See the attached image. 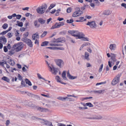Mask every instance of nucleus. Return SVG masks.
Listing matches in <instances>:
<instances>
[{
    "label": "nucleus",
    "instance_id": "obj_1",
    "mask_svg": "<svg viewBox=\"0 0 126 126\" xmlns=\"http://www.w3.org/2000/svg\"><path fill=\"white\" fill-rule=\"evenodd\" d=\"M47 7V5L45 3L43 4L41 6L37 8L36 11L37 13L40 14H43Z\"/></svg>",
    "mask_w": 126,
    "mask_h": 126
},
{
    "label": "nucleus",
    "instance_id": "obj_2",
    "mask_svg": "<svg viewBox=\"0 0 126 126\" xmlns=\"http://www.w3.org/2000/svg\"><path fill=\"white\" fill-rule=\"evenodd\" d=\"M23 47V44L22 42L15 44L13 46V48L16 52L20 51Z\"/></svg>",
    "mask_w": 126,
    "mask_h": 126
},
{
    "label": "nucleus",
    "instance_id": "obj_3",
    "mask_svg": "<svg viewBox=\"0 0 126 126\" xmlns=\"http://www.w3.org/2000/svg\"><path fill=\"white\" fill-rule=\"evenodd\" d=\"M121 76V74H119L117 75L112 80L111 82V85L113 86H114L118 83L119 81Z\"/></svg>",
    "mask_w": 126,
    "mask_h": 126
},
{
    "label": "nucleus",
    "instance_id": "obj_4",
    "mask_svg": "<svg viewBox=\"0 0 126 126\" xmlns=\"http://www.w3.org/2000/svg\"><path fill=\"white\" fill-rule=\"evenodd\" d=\"M46 63H47L48 65V67L49 68V71L54 75H56L58 72L57 69L54 68L53 65H49L48 63V62L47 61H45Z\"/></svg>",
    "mask_w": 126,
    "mask_h": 126
},
{
    "label": "nucleus",
    "instance_id": "obj_5",
    "mask_svg": "<svg viewBox=\"0 0 126 126\" xmlns=\"http://www.w3.org/2000/svg\"><path fill=\"white\" fill-rule=\"evenodd\" d=\"M86 25L89 26L90 28L92 29H96L97 27V24L94 21H88Z\"/></svg>",
    "mask_w": 126,
    "mask_h": 126
},
{
    "label": "nucleus",
    "instance_id": "obj_6",
    "mask_svg": "<svg viewBox=\"0 0 126 126\" xmlns=\"http://www.w3.org/2000/svg\"><path fill=\"white\" fill-rule=\"evenodd\" d=\"M21 40L26 43L28 46L30 47H32L33 46L32 42L31 40L27 38H24L22 39Z\"/></svg>",
    "mask_w": 126,
    "mask_h": 126
},
{
    "label": "nucleus",
    "instance_id": "obj_7",
    "mask_svg": "<svg viewBox=\"0 0 126 126\" xmlns=\"http://www.w3.org/2000/svg\"><path fill=\"white\" fill-rule=\"evenodd\" d=\"M83 13V12L82 11L79 10L78 11H76L75 12L73 13L72 16L74 17H77L80 16L81 14Z\"/></svg>",
    "mask_w": 126,
    "mask_h": 126
},
{
    "label": "nucleus",
    "instance_id": "obj_8",
    "mask_svg": "<svg viewBox=\"0 0 126 126\" xmlns=\"http://www.w3.org/2000/svg\"><path fill=\"white\" fill-rule=\"evenodd\" d=\"M55 62L57 64L61 67L63 65V62L62 60L61 59H57L55 60Z\"/></svg>",
    "mask_w": 126,
    "mask_h": 126
},
{
    "label": "nucleus",
    "instance_id": "obj_9",
    "mask_svg": "<svg viewBox=\"0 0 126 126\" xmlns=\"http://www.w3.org/2000/svg\"><path fill=\"white\" fill-rule=\"evenodd\" d=\"M0 42L3 44H5L7 42L6 38L3 36L0 37Z\"/></svg>",
    "mask_w": 126,
    "mask_h": 126
},
{
    "label": "nucleus",
    "instance_id": "obj_10",
    "mask_svg": "<svg viewBox=\"0 0 126 126\" xmlns=\"http://www.w3.org/2000/svg\"><path fill=\"white\" fill-rule=\"evenodd\" d=\"M68 32L72 35L75 37H76L77 34V33H78V31L70 30L68 31Z\"/></svg>",
    "mask_w": 126,
    "mask_h": 126
},
{
    "label": "nucleus",
    "instance_id": "obj_11",
    "mask_svg": "<svg viewBox=\"0 0 126 126\" xmlns=\"http://www.w3.org/2000/svg\"><path fill=\"white\" fill-rule=\"evenodd\" d=\"M109 48L111 51L114 50L116 48V45L114 44H111L110 45Z\"/></svg>",
    "mask_w": 126,
    "mask_h": 126
},
{
    "label": "nucleus",
    "instance_id": "obj_12",
    "mask_svg": "<svg viewBox=\"0 0 126 126\" xmlns=\"http://www.w3.org/2000/svg\"><path fill=\"white\" fill-rule=\"evenodd\" d=\"M8 59H9L7 61L8 63L12 66H14L15 65V62L13 60L11 59H9L8 58Z\"/></svg>",
    "mask_w": 126,
    "mask_h": 126
},
{
    "label": "nucleus",
    "instance_id": "obj_13",
    "mask_svg": "<svg viewBox=\"0 0 126 126\" xmlns=\"http://www.w3.org/2000/svg\"><path fill=\"white\" fill-rule=\"evenodd\" d=\"M32 37L33 40L38 39L39 38V36L38 35V32H36L35 34H33Z\"/></svg>",
    "mask_w": 126,
    "mask_h": 126
},
{
    "label": "nucleus",
    "instance_id": "obj_14",
    "mask_svg": "<svg viewBox=\"0 0 126 126\" xmlns=\"http://www.w3.org/2000/svg\"><path fill=\"white\" fill-rule=\"evenodd\" d=\"M77 35L76 37H78V38L79 39H81V37L84 36L85 35L82 33L81 32H79L78 31V33H77Z\"/></svg>",
    "mask_w": 126,
    "mask_h": 126
},
{
    "label": "nucleus",
    "instance_id": "obj_15",
    "mask_svg": "<svg viewBox=\"0 0 126 126\" xmlns=\"http://www.w3.org/2000/svg\"><path fill=\"white\" fill-rule=\"evenodd\" d=\"M38 110H39L40 111L42 112H46L48 111L47 109L43 108H41L40 107H38L37 108Z\"/></svg>",
    "mask_w": 126,
    "mask_h": 126
},
{
    "label": "nucleus",
    "instance_id": "obj_16",
    "mask_svg": "<svg viewBox=\"0 0 126 126\" xmlns=\"http://www.w3.org/2000/svg\"><path fill=\"white\" fill-rule=\"evenodd\" d=\"M38 22L41 24H43L45 23L46 20H44L42 18H40L38 19Z\"/></svg>",
    "mask_w": 126,
    "mask_h": 126
},
{
    "label": "nucleus",
    "instance_id": "obj_17",
    "mask_svg": "<svg viewBox=\"0 0 126 126\" xmlns=\"http://www.w3.org/2000/svg\"><path fill=\"white\" fill-rule=\"evenodd\" d=\"M55 79H56V80L57 82H60L61 83L63 84H66V83H65L62 82L61 81V79L59 77V76H56V77Z\"/></svg>",
    "mask_w": 126,
    "mask_h": 126
},
{
    "label": "nucleus",
    "instance_id": "obj_18",
    "mask_svg": "<svg viewBox=\"0 0 126 126\" xmlns=\"http://www.w3.org/2000/svg\"><path fill=\"white\" fill-rule=\"evenodd\" d=\"M63 40V39L61 37H60L57 39L55 41H53V43H59L62 41Z\"/></svg>",
    "mask_w": 126,
    "mask_h": 126
},
{
    "label": "nucleus",
    "instance_id": "obj_19",
    "mask_svg": "<svg viewBox=\"0 0 126 126\" xmlns=\"http://www.w3.org/2000/svg\"><path fill=\"white\" fill-rule=\"evenodd\" d=\"M49 45L50 46H63L62 44L58 43H51Z\"/></svg>",
    "mask_w": 126,
    "mask_h": 126
},
{
    "label": "nucleus",
    "instance_id": "obj_20",
    "mask_svg": "<svg viewBox=\"0 0 126 126\" xmlns=\"http://www.w3.org/2000/svg\"><path fill=\"white\" fill-rule=\"evenodd\" d=\"M111 12L109 10H105L103 12V14L107 15H110L111 14Z\"/></svg>",
    "mask_w": 126,
    "mask_h": 126
},
{
    "label": "nucleus",
    "instance_id": "obj_21",
    "mask_svg": "<svg viewBox=\"0 0 126 126\" xmlns=\"http://www.w3.org/2000/svg\"><path fill=\"white\" fill-rule=\"evenodd\" d=\"M89 54L87 52H85V53L84 57L85 59L89 60Z\"/></svg>",
    "mask_w": 126,
    "mask_h": 126
},
{
    "label": "nucleus",
    "instance_id": "obj_22",
    "mask_svg": "<svg viewBox=\"0 0 126 126\" xmlns=\"http://www.w3.org/2000/svg\"><path fill=\"white\" fill-rule=\"evenodd\" d=\"M59 28V27L58 26V23H56L54 25L52 26V27L51 28V29H55L57 28Z\"/></svg>",
    "mask_w": 126,
    "mask_h": 126
},
{
    "label": "nucleus",
    "instance_id": "obj_23",
    "mask_svg": "<svg viewBox=\"0 0 126 126\" xmlns=\"http://www.w3.org/2000/svg\"><path fill=\"white\" fill-rule=\"evenodd\" d=\"M34 24L35 26L37 28L39 27L40 26V25L38 24V21L37 20L34 21Z\"/></svg>",
    "mask_w": 126,
    "mask_h": 126
},
{
    "label": "nucleus",
    "instance_id": "obj_24",
    "mask_svg": "<svg viewBox=\"0 0 126 126\" xmlns=\"http://www.w3.org/2000/svg\"><path fill=\"white\" fill-rule=\"evenodd\" d=\"M25 81L26 84H28L29 86H31L32 84L31 82L28 79H25Z\"/></svg>",
    "mask_w": 126,
    "mask_h": 126
},
{
    "label": "nucleus",
    "instance_id": "obj_25",
    "mask_svg": "<svg viewBox=\"0 0 126 126\" xmlns=\"http://www.w3.org/2000/svg\"><path fill=\"white\" fill-rule=\"evenodd\" d=\"M66 76V72L65 71H64L62 74V77L63 78V79L65 80H67V79L65 77Z\"/></svg>",
    "mask_w": 126,
    "mask_h": 126
},
{
    "label": "nucleus",
    "instance_id": "obj_26",
    "mask_svg": "<svg viewBox=\"0 0 126 126\" xmlns=\"http://www.w3.org/2000/svg\"><path fill=\"white\" fill-rule=\"evenodd\" d=\"M49 42L47 41H45L42 42L41 44L42 46H47Z\"/></svg>",
    "mask_w": 126,
    "mask_h": 126
},
{
    "label": "nucleus",
    "instance_id": "obj_27",
    "mask_svg": "<svg viewBox=\"0 0 126 126\" xmlns=\"http://www.w3.org/2000/svg\"><path fill=\"white\" fill-rule=\"evenodd\" d=\"M93 2L95 4V5L99 6L100 5V3L98 0H95L93 1Z\"/></svg>",
    "mask_w": 126,
    "mask_h": 126
},
{
    "label": "nucleus",
    "instance_id": "obj_28",
    "mask_svg": "<svg viewBox=\"0 0 126 126\" xmlns=\"http://www.w3.org/2000/svg\"><path fill=\"white\" fill-rule=\"evenodd\" d=\"M67 77L69 78V79H74V78H73V77L70 74L69 71H68L67 73Z\"/></svg>",
    "mask_w": 126,
    "mask_h": 126
},
{
    "label": "nucleus",
    "instance_id": "obj_29",
    "mask_svg": "<svg viewBox=\"0 0 126 126\" xmlns=\"http://www.w3.org/2000/svg\"><path fill=\"white\" fill-rule=\"evenodd\" d=\"M68 97H60L57 98V99L62 101H64V100L66 99Z\"/></svg>",
    "mask_w": 126,
    "mask_h": 126
},
{
    "label": "nucleus",
    "instance_id": "obj_30",
    "mask_svg": "<svg viewBox=\"0 0 126 126\" xmlns=\"http://www.w3.org/2000/svg\"><path fill=\"white\" fill-rule=\"evenodd\" d=\"M2 79L7 82H9V79L6 77H3L2 78Z\"/></svg>",
    "mask_w": 126,
    "mask_h": 126
},
{
    "label": "nucleus",
    "instance_id": "obj_31",
    "mask_svg": "<svg viewBox=\"0 0 126 126\" xmlns=\"http://www.w3.org/2000/svg\"><path fill=\"white\" fill-rule=\"evenodd\" d=\"M81 39L82 40L84 41H89V39L87 37H85L84 36L82 37H81Z\"/></svg>",
    "mask_w": 126,
    "mask_h": 126
},
{
    "label": "nucleus",
    "instance_id": "obj_32",
    "mask_svg": "<svg viewBox=\"0 0 126 126\" xmlns=\"http://www.w3.org/2000/svg\"><path fill=\"white\" fill-rule=\"evenodd\" d=\"M86 106H88L90 107H93V105L91 103H86Z\"/></svg>",
    "mask_w": 126,
    "mask_h": 126
},
{
    "label": "nucleus",
    "instance_id": "obj_33",
    "mask_svg": "<svg viewBox=\"0 0 126 126\" xmlns=\"http://www.w3.org/2000/svg\"><path fill=\"white\" fill-rule=\"evenodd\" d=\"M58 26L59 27H60L61 26H63L64 25V23L63 22H60L58 23Z\"/></svg>",
    "mask_w": 126,
    "mask_h": 126
},
{
    "label": "nucleus",
    "instance_id": "obj_34",
    "mask_svg": "<svg viewBox=\"0 0 126 126\" xmlns=\"http://www.w3.org/2000/svg\"><path fill=\"white\" fill-rule=\"evenodd\" d=\"M37 75L38 78L39 79H42L45 81H47V80H46L44 78H42L41 77V75L37 73Z\"/></svg>",
    "mask_w": 126,
    "mask_h": 126
},
{
    "label": "nucleus",
    "instance_id": "obj_35",
    "mask_svg": "<svg viewBox=\"0 0 126 126\" xmlns=\"http://www.w3.org/2000/svg\"><path fill=\"white\" fill-rule=\"evenodd\" d=\"M79 19L80 21V22L85 21L86 20V19H84V17H79Z\"/></svg>",
    "mask_w": 126,
    "mask_h": 126
},
{
    "label": "nucleus",
    "instance_id": "obj_36",
    "mask_svg": "<svg viewBox=\"0 0 126 126\" xmlns=\"http://www.w3.org/2000/svg\"><path fill=\"white\" fill-rule=\"evenodd\" d=\"M56 5L55 4H51L48 8V9L49 10H50L52 8H53Z\"/></svg>",
    "mask_w": 126,
    "mask_h": 126
},
{
    "label": "nucleus",
    "instance_id": "obj_37",
    "mask_svg": "<svg viewBox=\"0 0 126 126\" xmlns=\"http://www.w3.org/2000/svg\"><path fill=\"white\" fill-rule=\"evenodd\" d=\"M8 24L6 23H5L3 25L2 27L4 29H5L8 27Z\"/></svg>",
    "mask_w": 126,
    "mask_h": 126
},
{
    "label": "nucleus",
    "instance_id": "obj_38",
    "mask_svg": "<svg viewBox=\"0 0 126 126\" xmlns=\"http://www.w3.org/2000/svg\"><path fill=\"white\" fill-rule=\"evenodd\" d=\"M74 21L72 19H70V20L67 19L66 20V22L68 23H71L73 22Z\"/></svg>",
    "mask_w": 126,
    "mask_h": 126
},
{
    "label": "nucleus",
    "instance_id": "obj_39",
    "mask_svg": "<svg viewBox=\"0 0 126 126\" xmlns=\"http://www.w3.org/2000/svg\"><path fill=\"white\" fill-rule=\"evenodd\" d=\"M84 47L87 46H90V44L89 42H86L84 43L82 45Z\"/></svg>",
    "mask_w": 126,
    "mask_h": 126
},
{
    "label": "nucleus",
    "instance_id": "obj_40",
    "mask_svg": "<svg viewBox=\"0 0 126 126\" xmlns=\"http://www.w3.org/2000/svg\"><path fill=\"white\" fill-rule=\"evenodd\" d=\"M106 83V82L105 81H104V82H100V83H97L96 84V85L97 86V85L102 84H105Z\"/></svg>",
    "mask_w": 126,
    "mask_h": 126
},
{
    "label": "nucleus",
    "instance_id": "obj_41",
    "mask_svg": "<svg viewBox=\"0 0 126 126\" xmlns=\"http://www.w3.org/2000/svg\"><path fill=\"white\" fill-rule=\"evenodd\" d=\"M13 36L12 33L10 32H9L7 34V36L8 38H11Z\"/></svg>",
    "mask_w": 126,
    "mask_h": 126
},
{
    "label": "nucleus",
    "instance_id": "obj_42",
    "mask_svg": "<svg viewBox=\"0 0 126 126\" xmlns=\"http://www.w3.org/2000/svg\"><path fill=\"white\" fill-rule=\"evenodd\" d=\"M21 85L23 87H26V85L25 84V82L22 80L21 82Z\"/></svg>",
    "mask_w": 126,
    "mask_h": 126
},
{
    "label": "nucleus",
    "instance_id": "obj_43",
    "mask_svg": "<svg viewBox=\"0 0 126 126\" xmlns=\"http://www.w3.org/2000/svg\"><path fill=\"white\" fill-rule=\"evenodd\" d=\"M103 67V64H102L100 65V66L99 69V72H101L102 70V69Z\"/></svg>",
    "mask_w": 126,
    "mask_h": 126
},
{
    "label": "nucleus",
    "instance_id": "obj_44",
    "mask_svg": "<svg viewBox=\"0 0 126 126\" xmlns=\"http://www.w3.org/2000/svg\"><path fill=\"white\" fill-rule=\"evenodd\" d=\"M47 34V32L45 31L43 32V33L41 35V37L42 38L45 36Z\"/></svg>",
    "mask_w": 126,
    "mask_h": 126
},
{
    "label": "nucleus",
    "instance_id": "obj_45",
    "mask_svg": "<svg viewBox=\"0 0 126 126\" xmlns=\"http://www.w3.org/2000/svg\"><path fill=\"white\" fill-rule=\"evenodd\" d=\"M8 32V31L7 30L3 31L0 33V34L3 35L6 34Z\"/></svg>",
    "mask_w": 126,
    "mask_h": 126
},
{
    "label": "nucleus",
    "instance_id": "obj_46",
    "mask_svg": "<svg viewBox=\"0 0 126 126\" xmlns=\"http://www.w3.org/2000/svg\"><path fill=\"white\" fill-rule=\"evenodd\" d=\"M18 22H19V21H17V23H18V26H20V27H22L23 25V24L22 22H20L18 23Z\"/></svg>",
    "mask_w": 126,
    "mask_h": 126
},
{
    "label": "nucleus",
    "instance_id": "obj_47",
    "mask_svg": "<svg viewBox=\"0 0 126 126\" xmlns=\"http://www.w3.org/2000/svg\"><path fill=\"white\" fill-rule=\"evenodd\" d=\"M41 94V95H42L43 96H44L46 97H47V98L50 97L49 94H47V95L44 94Z\"/></svg>",
    "mask_w": 126,
    "mask_h": 126
},
{
    "label": "nucleus",
    "instance_id": "obj_48",
    "mask_svg": "<svg viewBox=\"0 0 126 126\" xmlns=\"http://www.w3.org/2000/svg\"><path fill=\"white\" fill-rule=\"evenodd\" d=\"M72 8L71 7L68 8L67 10V13H70L71 11Z\"/></svg>",
    "mask_w": 126,
    "mask_h": 126
},
{
    "label": "nucleus",
    "instance_id": "obj_49",
    "mask_svg": "<svg viewBox=\"0 0 126 126\" xmlns=\"http://www.w3.org/2000/svg\"><path fill=\"white\" fill-rule=\"evenodd\" d=\"M18 78L20 80H21L22 79V77L19 74H18Z\"/></svg>",
    "mask_w": 126,
    "mask_h": 126
},
{
    "label": "nucleus",
    "instance_id": "obj_50",
    "mask_svg": "<svg viewBox=\"0 0 126 126\" xmlns=\"http://www.w3.org/2000/svg\"><path fill=\"white\" fill-rule=\"evenodd\" d=\"M3 50L5 52H6L8 51V49L7 47L6 46H4L3 47Z\"/></svg>",
    "mask_w": 126,
    "mask_h": 126
},
{
    "label": "nucleus",
    "instance_id": "obj_51",
    "mask_svg": "<svg viewBox=\"0 0 126 126\" xmlns=\"http://www.w3.org/2000/svg\"><path fill=\"white\" fill-rule=\"evenodd\" d=\"M124 51L125 52V54H126V45L125 46L124 49H123L122 50V53L124 55Z\"/></svg>",
    "mask_w": 126,
    "mask_h": 126
},
{
    "label": "nucleus",
    "instance_id": "obj_52",
    "mask_svg": "<svg viewBox=\"0 0 126 126\" xmlns=\"http://www.w3.org/2000/svg\"><path fill=\"white\" fill-rule=\"evenodd\" d=\"M56 50H63L64 49V48L63 47H56Z\"/></svg>",
    "mask_w": 126,
    "mask_h": 126
},
{
    "label": "nucleus",
    "instance_id": "obj_53",
    "mask_svg": "<svg viewBox=\"0 0 126 126\" xmlns=\"http://www.w3.org/2000/svg\"><path fill=\"white\" fill-rule=\"evenodd\" d=\"M4 63H5V62L6 63H4V64H6V67L7 68H9L10 67V66H9V65H8V64H7V63L5 61H4Z\"/></svg>",
    "mask_w": 126,
    "mask_h": 126
},
{
    "label": "nucleus",
    "instance_id": "obj_54",
    "mask_svg": "<svg viewBox=\"0 0 126 126\" xmlns=\"http://www.w3.org/2000/svg\"><path fill=\"white\" fill-rule=\"evenodd\" d=\"M16 65L18 68L19 69H21L22 68V67L21 65L18 63H17L16 64Z\"/></svg>",
    "mask_w": 126,
    "mask_h": 126
},
{
    "label": "nucleus",
    "instance_id": "obj_55",
    "mask_svg": "<svg viewBox=\"0 0 126 126\" xmlns=\"http://www.w3.org/2000/svg\"><path fill=\"white\" fill-rule=\"evenodd\" d=\"M16 18L17 19H20L21 17V15H16Z\"/></svg>",
    "mask_w": 126,
    "mask_h": 126
},
{
    "label": "nucleus",
    "instance_id": "obj_56",
    "mask_svg": "<svg viewBox=\"0 0 126 126\" xmlns=\"http://www.w3.org/2000/svg\"><path fill=\"white\" fill-rule=\"evenodd\" d=\"M45 122H47L46 124V125H49L50 126L52 125V123L50 122H49L48 121H45Z\"/></svg>",
    "mask_w": 126,
    "mask_h": 126
},
{
    "label": "nucleus",
    "instance_id": "obj_57",
    "mask_svg": "<svg viewBox=\"0 0 126 126\" xmlns=\"http://www.w3.org/2000/svg\"><path fill=\"white\" fill-rule=\"evenodd\" d=\"M28 32H27L26 33H25L23 35V36L24 37H25V38H26V37L28 36Z\"/></svg>",
    "mask_w": 126,
    "mask_h": 126
},
{
    "label": "nucleus",
    "instance_id": "obj_58",
    "mask_svg": "<svg viewBox=\"0 0 126 126\" xmlns=\"http://www.w3.org/2000/svg\"><path fill=\"white\" fill-rule=\"evenodd\" d=\"M87 51L90 53H91L92 52V50L90 47H88L87 49Z\"/></svg>",
    "mask_w": 126,
    "mask_h": 126
},
{
    "label": "nucleus",
    "instance_id": "obj_59",
    "mask_svg": "<svg viewBox=\"0 0 126 126\" xmlns=\"http://www.w3.org/2000/svg\"><path fill=\"white\" fill-rule=\"evenodd\" d=\"M121 6L125 7V8L126 9V4L125 3H123L121 4Z\"/></svg>",
    "mask_w": 126,
    "mask_h": 126
},
{
    "label": "nucleus",
    "instance_id": "obj_60",
    "mask_svg": "<svg viewBox=\"0 0 126 126\" xmlns=\"http://www.w3.org/2000/svg\"><path fill=\"white\" fill-rule=\"evenodd\" d=\"M60 10L59 11L58 10H57L56 13H55V15L56 16H58L59 15V12Z\"/></svg>",
    "mask_w": 126,
    "mask_h": 126
},
{
    "label": "nucleus",
    "instance_id": "obj_61",
    "mask_svg": "<svg viewBox=\"0 0 126 126\" xmlns=\"http://www.w3.org/2000/svg\"><path fill=\"white\" fill-rule=\"evenodd\" d=\"M10 123V121L9 120H7L6 122V125L7 126H8Z\"/></svg>",
    "mask_w": 126,
    "mask_h": 126
},
{
    "label": "nucleus",
    "instance_id": "obj_62",
    "mask_svg": "<svg viewBox=\"0 0 126 126\" xmlns=\"http://www.w3.org/2000/svg\"><path fill=\"white\" fill-rule=\"evenodd\" d=\"M52 18H50L49 19L47 20V24H48L49 22L51 20Z\"/></svg>",
    "mask_w": 126,
    "mask_h": 126
},
{
    "label": "nucleus",
    "instance_id": "obj_63",
    "mask_svg": "<svg viewBox=\"0 0 126 126\" xmlns=\"http://www.w3.org/2000/svg\"><path fill=\"white\" fill-rule=\"evenodd\" d=\"M103 91L102 90H98L96 91L95 92L96 93H99V94H101L102 92Z\"/></svg>",
    "mask_w": 126,
    "mask_h": 126
},
{
    "label": "nucleus",
    "instance_id": "obj_64",
    "mask_svg": "<svg viewBox=\"0 0 126 126\" xmlns=\"http://www.w3.org/2000/svg\"><path fill=\"white\" fill-rule=\"evenodd\" d=\"M95 5V4L94 3H92L90 4V6L93 8H94V7Z\"/></svg>",
    "mask_w": 126,
    "mask_h": 126
}]
</instances>
